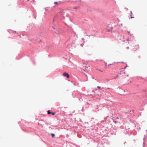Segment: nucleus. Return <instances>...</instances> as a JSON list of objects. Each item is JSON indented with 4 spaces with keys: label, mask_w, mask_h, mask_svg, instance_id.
<instances>
[{
    "label": "nucleus",
    "mask_w": 147,
    "mask_h": 147,
    "mask_svg": "<svg viewBox=\"0 0 147 147\" xmlns=\"http://www.w3.org/2000/svg\"><path fill=\"white\" fill-rule=\"evenodd\" d=\"M123 81L126 84H128L130 82L129 81V78L128 76H126L123 79Z\"/></svg>",
    "instance_id": "obj_1"
},
{
    "label": "nucleus",
    "mask_w": 147,
    "mask_h": 147,
    "mask_svg": "<svg viewBox=\"0 0 147 147\" xmlns=\"http://www.w3.org/2000/svg\"><path fill=\"white\" fill-rule=\"evenodd\" d=\"M63 75L65 77H66L67 78H69V76L67 73L66 72L64 73L63 74Z\"/></svg>",
    "instance_id": "obj_2"
},
{
    "label": "nucleus",
    "mask_w": 147,
    "mask_h": 147,
    "mask_svg": "<svg viewBox=\"0 0 147 147\" xmlns=\"http://www.w3.org/2000/svg\"><path fill=\"white\" fill-rule=\"evenodd\" d=\"M61 1H59L58 2H55L54 3V4L55 5V6H55L57 5H58V4H60L61 3Z\"/></svg>",
    "instance_id": "obj_3"
},
{
    "label": "nucleus",
    "mask_w": 147,
    "mask_h": 147,
    "mask_svg": "<svg viewBox=\"0 0 147 147\" xmlns=\"http://www.w3.org/2000/svg\"><path fill=\"white\" fill-rule=\"evenodd\" d=\"M55 32L57 34H59L61 33V32L59 30H56V31H55Z\"/></svg>",
    "instance_id": "obj_4"
},
{
    "label": "nucleus",
    "mask_w": 147,
    "mask_h": 147,
    "mask_svg": "<svg viewBox=\"0 0 147 147\" xmlns=\"http://www.w3.org/2000/svg\"><path fill=\"white\" fill-rule=\"evenodd\" d=\"M47 113L48 114H50L51 113V112H50V111L49 110H48L47 111Z\"/></svg>",
    "instance_id": "obj_5"
},
{
    "label": "nucleus",
    "mask_w": 147,
    "mask_h": 147,
    "mask_svg": "<svg viewBox=\"0 0 147 147\" xmlns=\"http://www.w3.org/2000/svg\"><path fill=\"white\" fill-rule=\"evenodd\" d=\"M79 8V6H77V7H74L73 8L74 9H78Z\"/></svg>",
    "instance_id": "obj_6"
},
{
    "label": "nucleus",
    "mask_w": 147,
    "mask_h": 147,
    "mask_svg": "<svg viewBox=\"0 0 147 147\" xmlns=\"http://www.w3.org/2000/svg\"><path fill=\"white\" fill-rule=\"evenodd\" d=\"M51 135V136L52 137H54V136H55V134H52Z\"/></svg>",
    "instance_id": "obj_7"
},
{
    "label": "nucleus",
    "mask_w": 147,
    "mask_h": 147,
    "mask_svg": "<svg viewBox=\"0 0 147 147\" xmlns=\"http://www.w3.org/2000/svg\"><path fill=\"white\" fill-rule=\"evenodd\" d=\"M63 9H60V11H59V13H60L61 12V11H63Z\"/></svg>",
    "instance_id": "obj_8"
},
{
    "label": "nucleus",
    "mask_w": 147,
    "mask_h": 147,
    "mask_svg": "<svg viewBox=\"0 0 147 147\" xmlns=\"http://www.w3.org/2000/svg\"><path fill=\"white\" fill-rule=\"evenodd\" d=\"M130 12V15H131V16L132 15V12L131 11Z\"/></svg>",
    "instance_id": "obj_9"
},
{
    "label": "nucleus",
    "mask_w": 147,
    "mask_h": 147,
    "mask_svg": "<svg viewBox=\"0 0 147 147\" xmlns=\"http://www.w3.org/2000/svg\"><path fill=\"white\" fill-rule=\"evenodd\" d=\"M53 115H55V113L53 112V113H51Z\"/></svg>",
    "instance_id": "obj_10"
},
{
    "label": "nucleus",
    "mask_w": 147,
    "mask_h": 147,
    "mask_svg": "<svg viewBox=\"0 0 147 147\" xmlns=\"http://www.w3.org/2000/svg\"><path fill=\"white\" fill-rule=\"evenodd\" d=\"M98 88L99 89H100V87H99V86H98Z\"/></svg>",
    "instance_id": "obj_11"
},
{
    "label": "nucleus",
    "mask_w": 147,
    "mask_h": 147,
    "mask_svg": "<svg viewBox=\"0 0 147 147\" xmlns=\"http://www.w3.org/2000/svg\"><path fill=\"white\" fill-rule=\"evenodd\" d=\"M131 18H134V17H132L131 16Z\"/></svg>",
    "instance_id": "obj_12"
},
{
    "label": "nucleus",
    "mask_w": 147,
    "mask_h": 147,
    "mask_svg": "<svg viewBox=\"0 0 147 147\" xmlns=\"http://www.w3.org/2000/svg\"><path fill=\"white\" fill-rule=\"evenodd\" d=\"M98 71H101V72H102V71H101L100 70V69H98Z\"/></svg>",
    "instance_id": "obj_13"
},
{
    "label": "nucleus",
    "mask_w": 147,
    "mask_h": 147,
    "mask_svg": "<svg viewBox=\"0 0 147 147\" xmlns=\"http://www.w3.org/2000/svg\"><path fill=\"white\" fill-rule=\"evenodd\" d=\"M55 27H54V26H53V28L54 29H55Z\"/></svg>",
    "instance_id": "obj_14"
},
{
    "label": "nucleus",
    "mask_w": 147,
    "mask_h": 147,
    "mask_svg": "<svg viewBox=\"0 0 147 147\" xmlns=\"http://www.w3.org/2000/svg\"><path fill=\"white\" fill-rule=\"evenodd\" d=\"M112 65V64H109L108 65V66H109V65Z\"/></svg>",
    "instance_id": "obj_15"
}]
</instances>
